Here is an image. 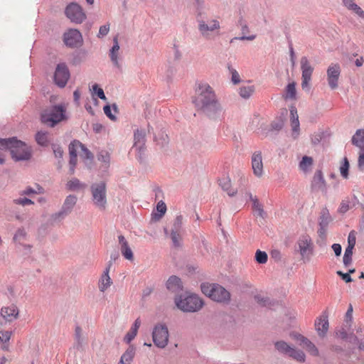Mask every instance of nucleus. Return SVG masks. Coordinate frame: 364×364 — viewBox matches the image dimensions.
I'll use <instances>...</instances> for the list:
<instances>
[{
	"instance_id": "obj_1",
	"label": "nucleus",
	"mask_w": 364,
	"mask_h": 364,
	"mask_svg": "<svg viewBox=\"0 0 364 364\" xmlns=\"http://www.w3.org/2000/svg\"><path fill=\"white\" fill-rule=\"evenodd\" d=\"M193 102L198 111L210 119L218 118L222 112V107L215 91L207 82L197 84Z\"/></svg>"
},
{
	"instance_id": "obj_2",
	"label": "nucleus",
	"mask_w": 364,
	"mask_h": 364,
	"mask_svg": "<svg viewBox=\"0 0 364 364\" xmlns=\"http://www.w3.org/2000/svg\"><path fill=\"white\" fill-rule=\"evenodd\" d=\"M0 149L9 150L15 161H28L32 157L31 147L16 137L0 139Z\"/></svg>"
},
{
	"instance_id": "obj_3",
	"label": "nucleus",
	"mask_w": 364,
	"mask_h": 364,
	"mask_svg": "<svg viewBox=\"0 0 364 364\" xmlns=\"http://www.w3.org/2000/svg\"><path fill=\"white\" fill-rule=\"evenodd\" d=\"M196 22L200 36L206 41L214 40L220 35V23L216 18H208L204 10L196 12Z\"/></svg>"
},
{
	"instance_id": "obj_4",
	"label": "nucleus",
	"mask_w": 364,
	"mask_h": 364,
	"mask_svg": "<svg viewBox=\"0 0 364 364\" xmlns=\"http://www.w3.org/2000/svg\"><path fill=\"white\" fill-rule=\"evenodd\" d=\"M68 104L60 102L46 107L41 113V121L48 127H54L59 123L68 119Z\"/></svg>"
},
{
	"instance_id": "obj_5",
	"label": "nucleus",
	"mask_w": 364,
	"mask_h": 364,
	"mask_svg": "<svg viewBox=\"0 0 364 364\" xmlns=\"http://www.w3.org/2000/svg\"><path fill=\"white\" fill-rule=\"evenodd\" d=\"M202 292L212 300L218 302H228L230 292L218 284L203 283L200 285Z\"/></svg>"
},
{
	"instance_id": "obj_6",
	"label": "nucleus",
	"mask_w": 364,
	"mask_h": 364,
	"mask_svg": "<svg viewBox=\"0 0 364 364\" xmlns=\"http://www.w3.org/2000/svg\"><path fill=\"white\" fill-rule=\"evenodd\" d=\"M176 306L183 312H196L203 306V300L196 294L179 296L175 298Z\"/></svg>"
},
{
	"instance_id": "obj_7",
	"label": "nucleus",
	"mask_w": 364,
	"mask_h": 364,
	"mask_svg": "<svg viewBox=\"0 0 364 364\" xmlns=\"http://www.w3.org/2000/svg\"><path fill=\"white\" fill-rule=\"evenodd\" d=\"M314 243L310 236L299 237L294 245V252L301 256L304 262H309L314 254Z\"/></svg>"
},
{
	"instance_id": "obj_8",
	"label": "nucleus",
	"mask_w": 364,
	"mask_h": 364,
	"mask_svg": "<svg viewBox=\"0 0 364 364\" xmlns=\"http://www.w3.org/2000/svg\"><path fill=\"white\" fill-rule=\"evenodd\" d=\"M92 200L100 210H105L107 205V189L104 181L94 183L90 186Z\"/></svg>"
},
{
	"instance_id": "obj_9",
	"label": "nucleus",
	"mask_w": 364,
	"mask_h": 364,
	"mask_svg": "<svg viewBox=\"0 0 364 364\" xmlns=\"http://www.w3.org/2000/svg\"><path fill=\"white\" fill-rule=\"evenodd\" d=\"M169 333L168 327L164 323L156 325L152 331L154 345L159 348H164L168 343Z\"/></svg>"
},
{
	"instance_id": "obj_10",
	"label": "nucleus",
	"mask_w": 364,
	"mask_h": 364,
	"mask_svg": "<svg viewBox=\"0 0 364 364\" xmlns=\"http://www.w3.org/2000/svg\"><path fill=\"white\" fill-rule=\"evenodd\" d=\"M301 70V88L309 92L311 89V80L312 73L314 72V67L311 65L307 57L303 56L300 60Z\"/></svg>"
},
{
	"instance_id": "obj_11",
	"label": "nucleus",
	"mask_w": 364,
	"mask_h": 364,
	"mask_svg": "<svg viewBox=\"0 0 364 364\" xmlns=\"http://www.w3.org/2000/svg\"><path fill=\"white\" fill-rule=\"evenodd\" d=\"M65 14L71 22L77 24L82 23L86 18V15L82 7L74 2L69 4L66 6Z\"/></svg>"
},
{
	"instance_id": "obj_12",
	"label": "nucleus",
	"mask_w": 364,
	"mask_h": 364,
	"mask_svg": "<svg viewBox=\"0 0 364 364\" xmlns=\"http://www.w3.org/2000/svg\"><path fill=\"white\" fill-rule=\"evenodd\" d=\"M146 133L144 130L136 129L134 134V145L132 149L136 151L137 159L142 162L145 154Z\"/></svg>"
},
{
	"instance_id": "obj_13",
	"label": "nucleus",
	"mask_w": 364,
	"mask_h": 364,
	"mask_svg": "<svg viewBox=\"0 0 364 364\" xmlns=\"http://www.w3.org/2000/svg\"><path fill=\"white\" fill-rule=\"evenodd\" d=\"M352 144L360 149L358 159V168L364 173V129H358L351 139Z\"/></svg>"
},
{
	"instance_id": "obj_14",
	"label": "nucleus",
	"mask_w": 364,
	"mask_h": 364,
	"mask_svg": "<svg viewBox=\"0 0 364 364\" xmlns=\"http://www.w3.org/2000/svg\"><path fill=\"white\" fill-rule=\"evenodd\" d=\"M70 74L68 65L65 63H58L54 73V82L55 85L63 88L70 79Z\"/></svg>"
},
{
	"instance_id": "obj_15",
	"label": "nucleus",
	"mask_w": 364,
	"mask_h": 364,
	"mask_svg": "<svg viewBox=\"0 0 364 364\" xmlns=\"http://www.w3.org/2000/svg\"><path fill=\"white\" fill-rule=\"evenodd\" d=\"M82 41V34L77 29H70L64 33V42L69 47H77L81 44Z\"/></svg>"
},
{
	"instance_id": "obj_16",
	"label": "nucleus",
	"mask_w": 364,
	"mask_h": 364,
	"mask_svg": "<svg viewBox=\"0 0 364 364\" xmlns=\"http://www.w3.org/2000/svg\"><path fill=\"white\" fill-rule=\"evenodd\" d=\"M341 74V67L338 64H332L327 69V80L331 90L338 87V78Z\"/></svg>"
},
{
	"instance_id": "obj_17",
	"label": "nucleus",
	"mask_w": 364,
	"mask_h": 364,
	"mask_svg": "<svg viewBox=\"0 0 364 364\" xmlns=\"http://www.w3.org/2000/svg\"><path fill=\"white\" fill-rule=\"evenodd\" d=\"M18 315V310L14 305L8 307H2L1 309L0 324L4 322H11L16 320Z\"/></svg>"
},
{
	"instance_id": "obj_18",
	"label": "nucleus",
	"mask_w": 364,
	"mask_h": 364,
	"mask_svg": "<svg viewBox=\"0 0 364 364\" xmlns=\"http://www.w3.org/2000/svg\"><path fill=\"white\" fill-rule=\"evenodd\" d=\"M315 328L320 337H324L328 330V320L326 312L315 321Z\"/></svg>"
},
{
	"instance_id": "obj_19",
	"label": "nucleus",
	"mask_w": 364,
	"mask_h": 364,
	"mask_svg": "<svg viewBox=\"0 0 364 364\" xmlns=\"http://www.w3.org/2000/svg\"><path fill=\"white\" fill-rule=\"evenodd\" d=\"M252 167L254 174L257 176H262L263 173V164L262 153L260 151H255L252 156Z\"/></svg>"
},
{
	"instance_id": "obj_20",
	"label": "nucleus",
	"mask_w": 364,
	"mask_h": 364,
	"mask_svg": "<svg viewBox=\"0 0 364 364\" xmlns=\"http://www.w3.org/2000/svg\"><path fill=\"white\" fill-rule=\"evenodd\" d=\"M311 187L314 191H321L323 193L326 192V181L324 180L321 171H316V173H314L311 182Z\"/></svg>"
},
{
	"instance_id": "obj_21",
	"label": "nucleus",
	"mask_w": 364,
	"mask_h": 364,
	"mask_svg": "<svg viewBox=\"0 0 364 364\" xmlns=\"http://www.w3.org/2000/svg\"><path fill=\"white\" fill-rule=\"evenodd\" d=\"M119 245L120 246V250L123 257L128 260H133L134 255L131 250L127 240L123 235L118 236Z\"/></svg>"
},
{
	"instance_id": "obj_22",
	"label": "nucleus",
	"mask_w": 364,
	"mask_h": 364,
	"mask_svg": "<svg viewBox=\"0 0 364 364\" xmlns=\"http://www.w3.org/2000/svg\"><path fill=\"white\" fill-rule=\"evenodd\" d=\"M166 288L171 292L177 293L182 290L183 284L181 279L176 276H171L166 282Z\"/></svg>"
},
{
	"instance_id": "obj_23",
	"label": "nucleus",
	"mask_w": 364,
	"mask_h": 364,
	"mask_svg": "<svg viewBox=\"0 0 364 364\" xmlns=\"http://www.w3.org/2000/svg\"><path fill=\"white\" fill-rule=\"evenodd\" d=\"M291 125L292 128V135L296 138L299 132V121L297 110L295 107L290 108Z\"/></svg>"
},
{
	"instance_id": "obj_24",
	"label": "nucleus",
	"mask_w": 364,
	"mask_h": 364,
	"mask_svg": "<svg viewBox=\"0 0 364 364\" xmlns=\"http://www.w3.org/2000/svg\"><path fill=\"white\" fill-rule=\"evenodd\" d=\"M112 266V262H108L107 267H106L104 274H102L99 284V289L101 291H105L112 284L111 279L109 276V272Z\"/></svg>"
},
{
	"instance_id": "obj_25",
	"label": "nucleus",
	"mask_w": 364,
	"mask_h": 364,
	"mask_svg": "<svg viewBox=\"0 0 364 364\" xmlns=\"http://www.w3.org/2000/svg\"><path fill=\"white\" fill-rule=\"evenodd\" d=\"M119 48L117 37H114L113 38V46L109 50V57L113 65L117 68L120 66L118 58Z\"/></svg>"
},
{
	"instance_id": "obj_26",
	"label": "nucleus",
	"mask_w": 364,
	"mask_h": 364,
	"mask_svg": "<svg viewBox=\"0 0 364 364\" xmlns=\"http://www.w3.org/2000/svg\"><path fill=\"white\" fill-rule=\"evenodd\" d=\"M220 186L222 189L227 192L229 196H234L236 195L237 191L231 188V181L229 177H224L220 180Z\"/></svg>"
},
{
	"instance_id": "obj_27",
	"label": "nucleus",
	"mask_w": 364,
	"mask_h": 364,
	"mask_svg": "<svg viewBox=\"0 0 364 364\" xmlns=\"http://www.w3.org/2000/svg\"><path fill=\"white\" fill-rule=\"evenodd\" d=\"M77 200V198L75 195H69L65 198L61 208L70 214L76 205Z\"/></svg>"
},
{
	"instance_id": "obj_28",
	"label": "nucleus",
	"mask_w": 364,
	"mask_h": 364,
	"mask_svg": "<svg viewBox=\"0 0 364 364\" xmlns=\"http://www.w3.org/2000/svg\"><path fill=\"white\" fill-rule=\"evenodd\" d=\"M135 350V347L133 345H130L122 355L119 362L123 364H130L134 356Z\"/></svg>"
},
{
	"instance_id": "obj_29",
	"label": "nucleus",
	"mask_w": 364,
	"mask_h": 364,
	"mask_svg": "<svg viewBox=\"0 0 364 364\" xmlns=\"http://www.w3.org/2000/svg\"><path fill=\"white\" fill-rule=\"evenodd\" d=\"M68 215L67 212L61 208L58 212L50 215L49 221L51 224L58 223L63 220Z\"/></svg>"
},
{
	"instance_id": "obj_30",
	"label": "nucleus",
	"mask_w": 364,
	"mask_h": 364,
	"mask_svg": "<svg viewBox=\"0 0 364 364\" xmlns=\"http://www.w3.org/2000/svg\"><path fill=\"white\" fill-rule=\"evenodd\" d=\"M274 346L279 353H280L283 355H285L287 356L289 355V354L292 348L291 346H290L288 343H287L286 342H284L283 341H277L274 343Z\"/></svg>"
},
{
	"instance_id": "obj_31",
	"label": "nucleus",
	"mask_w": 364,
	"mask_h": 364,
	"mask_svg": "<svg viewBox=\"0 0 364 364\" xmlns=\"http://www.w3.org/2000/svg\"><path fill=\"white\" fill-rule=\"evenodd\" d=\"M255 87L254 85H242L239 89V94L243 99L250 98L254 93Z\"/></svg>"
},
{
	"instance_id": "obj_32",
	"label": "nucleus",
	"mask_w": 364,
	"mask_h": 364,
	"mask_svg": "<svg viewBox=\"0 0 364 364\" xmlns=\"http://www.w3.org/2000/svg\"><path fill=\"white\" fill-rule=\"evenodd\" d=\"M66 187L68 190L75 191L84 188L85 185L81 183L77 178H74L67 183Z\"/></svg>"
},
{
	"instance_id": "obj_33",
	"label": "nucleus",
	"mask_w": 364,
	"mask_h": 364,
	"mask_svg": "<svg viewBox=\"0 0 364 364\" xmlns=\"http://www.w3.org/2000/svg\"><path fill=\"white\" fill-rule=\"evenodd\" d=\"M252 207L257 216L262 218H264L266 217V213L263 209L262 205L259 202L257 198H254Z\"/></svg>"
},
{
	"instance_id": "obj_34",
	"label": "nucleus",
	"mask_w": 364,
	"mask_h": 364,
	"mask_svg": "<svg viewBox=\"0 0 364 364\" xmlns=\"http://www.w3.org/2000/svg\"><path fill=\"white\" fill-rule=\"evenodd\" d=\"M27 232L23 228H18L13 237V240L16 243L21 245L22 242L26 240Z\"/></svg>"
},
{
	"instance_id": "obj_35",
	"label": "nucleus",
	"mask_w": 364,
	"mask_h": 364,
	"mask_svg": "<svg viewBox=\"0 0 364 364\" xmlns=\"http://www.w3.org/2000/svg\"><path fill=\"white\" fill-rule=\"evenodd\" d=\"M36 141L41 146H47L48 144V133L43 131L38 132L36 134Z\"/></svg>"
},
{
	"instance_id": "obj_36",
	"label": "nucleus",
	"mask_w": 364,
	"mask_h": 364,
	"mask_svg": "<svg viewBox=\"0 0 364 364\" xmlns=\"http://www.w3.org/2000/svg\"><path fill=\"white\" fill-rule=\"evenodd\" d=\"M288 356L298 362H304L306 358L305 354L302 350L296 349L293 347Z\"/></svg>"
},
{
	"instance_id": "obj_37",
	"label": "nucleus",
	"mask_w": 364,
	"mask_h": 364,
	"mask_svg": "<svg viewBox=\"0 0 364 364\" xmlns=\"http://www.w3.org/2000/svg\"><path fill=\"white\" fill-rule=\"evenodd\" d=\"M312 164L313 159L310 156H303L301 161L299 162V166L301 171L306 172L311 166Z\"/></svg>"
},
{
	"instance_id": "obj_38",
	"label": "nucleus",
	"mask_w": 364,
	"mask_h": 364,
	"mask_svg": "<svg viewBox=\"0 0 364 364\" xmlns=\"http://www.w3.org/2000/svg\"><path fill=\"white\" fill-rule=\"evenodd\" d=\"M331 221V217L326 209L322 210L319 218V227H328Z\"/></svg>"
},
{
	"instance_id": "obj_39",
	"label": "nucleus",
	"mask_w": 364,
	"mask_h": 364,
	"mask_svg": "<svg viewBox=\"0 0 364 364\" xmlns=\"http://www.w3.org/2000/svg\"><path fill=\"white\" fill-rule=\"evenodd\" d=\"M296 84L295 82H291L288 84V85L286 87V95L285 98L287 99H295L296 97Z\"/></svg>"
},
{
	"instance_id": "obj_40",
	"label": "nucleus",
	"mask_w": 364,
	"mask_h": 364,
	"mask_svg": "<svg viewBox=\"0 0 364 364\" xmlns=\"http://www.w3.org/2000/svg\"><path fill=\"white\" fill-rule=\"evenodd\" d=\"M156 210L159 212V213L154 214V218L157 220L162 218V216L165 214L166 211V205L165 203H164L162 200L159 201L156 206Z\"/></svg>"
},
{
	"instance_id": "obj_41",
	"label": "nucleus",
	"mask_w": 364,
	"mask_h": 364,
	"mask_svg": "<svg viewBox=\"0 0 364 364\" xmlns=\"http://www.w3.org/2000/svg\"><path fill=\"white\" fill-rule=\"evenodd\" d=\"M182 224L183 217L182 215H178L174 220L171 232H181Z\"/></svg>"
},
{
	"instance_id": "obj_42",
	"label": "nucleus",
	"mask_w": 364,
	"mask_h": 364,
	"mask_svg": "<svg viewBox=\"0 0 364 364\" xmlns=\"http://www.w3.org/2000/svg\"><path fill=\"white\" fill-rule=\"evenodd\" d=\"M82 146V143L77 140L73 141L69 145L70 156H77V150Z\"/></svg>"
},
{
	"instance_id": "obj_43",
	"label": "nucleus",
	"mask_w": 364,
	"mask_h": 364,
	"mask_svg": "<svg viewBox=\"0 0 364 364\" xmlns=\"http://www.w3.org/2000/svg\"><path fill=\"white\" fill-rule=\"evenodd\" d=\"M268 256L267 254L259 250L255 252V259L259 264H265L267 262Z\"/></svg>"
},
{
	"instance_id": "obj_44",
	"label": "nucleus",
	"mask_w": 364,
	"mask_h": 364,
	"mask_svg": "<svg viewBox=\"0 0 364 364\" xmlns=\"http://www.w3.org/2000/svg\"><path fill=\"white\" fill-rule=\"evenodd\" d=\"M13 203L16 205H19L21 206L30 205L34 203L33 201L31 199L22 196L14 199Z\"/></svg>"
},
{
	"instance_id": "obj_45",
	"label": "nucleus",
	"mask_w": 364,
	"mask_h": 364,
	"mask_svg": "<svg viewBox=\"0 0 364 364\" xmlns=\"http://www.w3.org/2000/svg\"><path fill=\"white\" fill-rule=\"evenodd\" d=\"M353 255V249L346 248L343 262L345 267H348L351 264Z\"/></svg>"
},
{
	"instance_id": "obj_46",
	"label": "nucleus",
	"mask_w": 364,
	"mask_h": 364,
	"mask_svg": "<svg viewBox=\"0 0 364 364\" xmlns=\"http://www.w3.org/2000/svg\"><path fill=\"white\" fill-rule=\"evenodd\" d=\"M348 169H349V162L346 157L343 159V163L340 167V173L341 175L344 178H348Z\"/></svg>"
},
{
	"instance_id": "obj_47",
	"label": "nucleus",
	"mask_w": 364,
	"mask_h": 364,
	"mask_svg": "<svg viewBox=\"0 0 364 364\" xmlns=\"http://www.w3.org/2000/svg\"><path fill=\"white\" fill-rule=\"evenodd\" d=\"M97 159L99 161H102L105 164V168H107L109 164L110 156L107 151H102L97 155Z\"/></svg>"
},
{
	"instance_id": "obj_48",
	"label": "nucleus",
	"mask_w": 364,
	"mask_h": 364,
	"mask_svg": "<svg viewBox=\"0 0 364 364\" xmlns=\"http://www.w3.org/2000/svg\"><path fill=\"white\" fill-rule=\"evenodd\" d=\"M171 239L174 247L181 246V232H171Z\"/></svg>"
},
{
	"instance_id": "obj_49",
	"label": "nucleus",
	"mask_w": 364,
	"mask_h": 364,
	"mask_svg": "<svg viewBox=\"0 0 364 364\" xmlns=\"http://www.w3.org/2000/svg\"><path fill=\"white\" fill-rule=\"evenodd\" d=\"M92 88L93 93L97 95V96L100 99H101L102 100H107L103 90L102 88L99 87L97 84L93 85Z\"/></svg>"
},
{
	"instance_id": "obj_50",
	"label": "nucleus",
	"mask_w": 364,
	"mask_h": 364,
	"mask_svg": "<svg viewBox=\"0 0 364 364\" xmlns=\"http://www.w3.org/2000/svg\"><path fill=\"white\" fill-rule=\"evenodd\" d=\"M75 338L77 346H81L84 339L82 336V328L80 326H76L75 330Z\"/></svg>"
},
{
	"instance_id": "obj_51",
	"label": "nucleus",
	"mask_w": 364,
	"mask_h": 364,
	"mask_svg": "<svg viewBox=\"0 0 364 364\" xmlns=\"http://www.w3.org/2000/svg\"><path fill=\"white\" fill-rule=\"evenodd\" d=\"M356 242L355 232L354 230L350 232L348 237V247L346 248H354Z\"/></svg>"
},
{
	"instance_id": "obj_52",
	"label": "nucleus",
	"mask_w": 364,
	"mask_h": 364,
	"mask_svg": "<svg viewBox=\"0 0 364 364\" xmlns=\"http://www.w3.org/2000/svg\"><path fill=\"white\" fill-rule=\"evenodd\" d=\"M353 306L351 304H350L345 316L346 326H350V322L352 321L353 318Z\"/></svg>"
},
{
	"instance_id": "obj_53",
	"label": "nucleus",
	"mask_w": 364,
	"mask_h": 364,
	"mask_svg": "<svg viewBox=\"0 0 364 364\" xmlns=\"http://www.w3.org/2000/svg\"><path fill=\"white\" fill-rule=\"evenodd\" d=\"M109 31V23L103 25L100 27L97 37L99 38H102L108 34Z\"/></svg>"
},
{
	"instance_id": "obj_54",
	"label": "nucleus",
	"mask_w": 364,
	"mask_h": 364,
	"mask_svg": "<svg viewBox=\"0 0 364 364\" xmlns=\"http://www.w3.org/2000/svg\"><path fill=\"white\" fill-rule=\"evenodd\" d=\"M284 126V122L283 120L279 118L277 119L276 120L273 121L271 124V127L272 130L279 131L282 129Z\"/></svg>"
},
{
	"instance_id": "obj_55",
	"label": "nucleus",
	"mask_w": 364,
	"mask_h": 364,
	"mask_svg": "<svg viewBox=\"0 0 364 364\" xmlns=\"http://www.w3.org/2000/svg\"><path fill=\"white\" fill-rule=\"evenodd\" d=\"M229 70L231 73V80L233 82V84L236 85L238 84L240 82V77L239 73L237 72L236 70L233 68H230L229 67Z\"/></svg>"
},
{
	"instance_id": "obj_56",
	"label": "nucleus",
	"mask_w": 364,
	"mask_h": 364,
	"mask_svg": "<svg viewBox=\"0 0 364 364\" xmlns=\"http://www.w3.org/2000/svg\"><path fill=\"white\" fill-rule=\"evenodd\" d=\"M137 331L131 328L129 331L126 334V336L124 338V341L127 343H129L136 336Z\"/></svg>"
},
{
	"instance_id": "obj_57",
	"label": "nucleus",
	"mask_w": 364,
	"mask_h": 364,
	"mask_svg": "<svg viewBox=\"0 0 364 364\" xmlns=\"http://www.w3.org/2000/svg\"><path fill=\"white\" fill-rule=\"evenodd\" d=\"M305 348L311 355L314 356H317L318 355V350L312 342L309 343L308 346Z\"/></svg>"
},
{
	"instance_id": "obj_58",
	"label": "nucleus",
	"mask_w": 364,
	"mask_h": 364,
	"mask_svg": "<svg viewBox=\"0 0 364 364\" xmlns=\"http://www.w3.org/2000/svg\"><path fill=\"white\" fill-rule=\"evenodd\" d=\"M11 331H0V341L2 343H6L10 340Z\"/></svg>"
},
{
	"instance_id": "obj_59",
	"label": "nucleus",
	"mask_w": 364,
	"mask_h": 364,
	"mask_svg": "<svg viewBox=\"0 0 364 364\" xmlns=\"http://www.w3.org/2000/svg\"><path fill=\"white\" fill-rule=\"evenodd\" d=\"M270 256L275 262H279L282 258V253L278 250H272L270 252Z\"/></svg>"
},
{
	"instance_id": "obj_60",
	"label": "nucleus",
	"mask_w": 364,
	"mask_h": 364,
	"mask_svg": "<svg viewBox=\"0 0 364 364\" xmlns=\"http://www.w3.org/2000/svg\"><path fill=\"white\" fill-rule=\"evenodd\" d=\"M238 26L241 27L242 34H245L249 32V28L246 21L241 17L238 20Z\"/></svg>"
},
{
	"instance_id": "obj_61",
	"label": "nucleus",
	"mask_w": 364,
	"mask_h": 364,
	"mask_svg": "<svg viewBox=\"0 0 364 364\" xmlns=\"http://www.w3.org/2000/svg\"><path fill=\"white\" fill-rule=\"evenodd\" d=\"M296 339L297 340L298 342H299L300 345H303L304 348H306L308 346L309 343L311 342L307 338L300 334L296 336Z\"/></svg>"
},
{
	"instance_id": "obj_62",
	"label": "nucleus",
	"mask_w": 364,
	"mask_h": 364,
	"mask_svg": "<svg viewBox=\"0 0 364 364\" xmlns=\"http://www.w3.org/2000/svg\"><path fill=\"white\" fill-rule=\"evenodd\" d=\"M296 339L297 340L298 342H299L300 345H303L304 348H306L308 346L309 343L311 342L307 338L300 334L296 336Z\"/></svg>"
},
{
	"instance_id": "obj_63",
	"label": "nucleus",
	"mask_w": 364,
	"mask_h": 364,
	"mask_svg": "<svg viewBox=\"0 0 364 364\" xmlns=\"http://www.w3.org/2000/svg\"><path fill=\"white\" fill-rule=\"evenodd\" d=\"M322 138H323L322 133H315L311 136V143L314 145H317L321 142Z\"/></svg>"
},
{
	"instance_id": "obj_64",
	"label": "nucleus",
	"mask_w": 364,
	"mask_h": 364,
	"mask_svg": "<svg viewBox=\"0 0 364 364\" xmlns=\"http://www.w3.org/2000/svg\"><path fill=\"white\" fill-rule=\"evenodd\" d=\"M53 150L54 155L56 158L62 159L63 156V150L62 148L57 145H53Z\"/></svg>"
}]
</instances>
